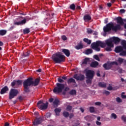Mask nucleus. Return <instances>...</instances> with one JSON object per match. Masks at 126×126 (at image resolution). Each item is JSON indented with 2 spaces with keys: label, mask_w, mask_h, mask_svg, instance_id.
I'll list each match as a JSON object with an SVG mask.
<instances>
[{
  "label": "nucleus",
  "mask_w": 126,
  "mask_h": 126,
  "mask_svg": "<svg viewBox=\"0 0 126 126\" xmlns=\"http://www.w3.org/2000/svg\"><path fill=\"white\" fill-rule=\"evenodd\" d=\"M106 46L107 47L106 48ZM91 47L93 50H95L96 52H100V48H106L105 50L107 52H111V38L106 39L104 41L97 40L95 42H93L91 44Z\"/></svg>",
  "instance_id": "f257e3e1"
},
{
  "label": "nucleus",
  "mask_w": 126,
  "mask_h": 126,
  "mask_svg": "<svg viewBox=\"0 0 126 126\" xmlns=\"http://www.w3.org/2000/svg\"><path fill=\"white\" fill-rule=\"evenodd\" d=\"M39 83H40V78H36L34 81H33V78L32 77L27 79L23 82L24 92L26 93L30 92L29 87L30 86H37V85H39Z\"/></svg>",
  "instance_id": "f03ea898"
},
{
  "label": "nucleus",
  "mask_w": 126,
  "mask_h": 126,
  "mask_svg": "<svg viewBox=\"0 0 126 126\" xmlns=\"http://www.w3.org/2000/svg\"><path fill=\"white\" fill-rule=\"evenodd\" d=\"M52 59L55 63H61L65 61V56L62 52H58L53 55Z\"/></svg>",
  "instance_id": "7ed1b4c3"
},
{
  "label": "nucleus",
  "mask_w": 126,
  "mask_h": 126,
  "mask_svg": "<svg viewBox=\"0 0 126 126\" xmlns=\"http://www.w3.org/2000/svg\"><path fill=\"white\" fill-rule=\"evenodd\" d=\"M63 89H64V84L57 83L56 84V87L53 89V92L55 94H59V93H62Z\"/></svg>",
  "instance_id": "20e7f679"
},
{
  "label": "nucleus",
  "mask_w": 126,
  "mask_h": 126,
  "mask_svg": "<svg viewBox=\"0 0 126 126\" xmlns=\"http://www.w3.org/2000/svg\"><path fill=\"white\" fill-rule=\"evenodd\" d=\"M37 106L40 110H47L48 108V102L47 101L45 103H44L43 100H40L37 102Z\"/></svg>",
  "instance_id": "39448f33"
},
{
  "label": "nucleus",
  "mask_w": 126,
  "mask_h": 126,
  "mask_svg": "<svg viewBox=\"0 0 126 126\" xmlns=\"http://www.w3.org/2000/svg\"><path fill=\"white\" fill-rule=\"evenodd\" d=\"M18 93V90L17 89H11L9 93V99H10V100L13 99L14 97H16L17 96Z\"/></svg>",
  "instance_id": "423d86ee"
},
{
  "label": "nucleus",
  "mask_w": 126,
  "mask_h": 126,
  "mask_svg": "<svg viewBox=\"0 0 126 126\" xmlns=\"http://www.w3.org/2000/svg\"><path fill=\"white\" fill-rule=\"evenodd\" d=\"M111 31V22L107 24L106 26L103 27V36L106 37L107 36V33Z\"/></svg>",
  "instance_id": "0eeeda50"
},
{
  "label": "nucleus",
  "mask_w": 126,
  "mask_h": 126,
  "mask_svg": "<svg viewBox=\"0 0 126 126\" xmlns=\"http://www.w3.org/2000/svg\"><path fill=\"white\" fill-rule=\"evenodd\" d=\"M22 80H13V82L11 83V86L13 88H18L19 85H22Z\"/></svg>",
  "instance_id": "6e6552de"
},
{
  "label": "nucleus",
  "mask_w": 126,
  "mask_h": 126,
  "mask_svg": "<svg viewBox=\"0 0 126 126\" xmlns=\"http://www.w3.org/2000/svg\"><path fill=\"white\" fill-rule=\"evenodd\" d=\"M94 74H95V71L92 70H88L86 72V78H91L93 79L94 78Z\"/></svg>",
  "instance_id": "1a4fd4ad"
},
{
  "label": "nucleus",
  "mask_w": 126,
  "mask_h": 126,
  "mask_svg": "<svg viewBox=\"0 0 126 126\" xmlns=\"http://www.w3.org/2000/svg\"><path fill=\"white\" fill-rule=\"evenodd\" d=\"M33 125L34 126H39V125H41L42 123H43V117H40L39 118H36V119L32 122Z\"/></svg>",
  "instance_id": "9d476101"
},
{
  "label": "nucleus",
  "mask_w": 126,
  "mask_h": 126,
  "mask_svg": "<svg viewBox=\"0 0 126 126\" xmlns=\"http://www.w3.org/2000/svg\"><path fill=\"white\" fill-rule=\"evenodd\" d=\"M111 30H113V31L117 32L118 30H121V29H122V27L120 24H117L116 25L114 26L112 23H111Z\"/></svg>",
  "instance_id": "9b49d317"
},
{
  "label": "nucleus",
  "mask_w": 126,
  "mask_h": 126,
  "mask_svg": "<svg viewBox=\"0 0 126 126\" xmlns=\"http://www.w3.org/2000/svg\"><path fill=\"white\" fill-rule=\"evenodd\" d=\"M73 78L76 79L77 81L79 80L80 81H82L85 79V76L83 74H81L80 76H78V75L75 74L73 76Z\"/></svg>",
  "instance_id": "f8f14e48"
},
{
  "label": "nucleus",
  "mask_w": 126,
  "mask_h": 126,
  "mask_svg": "<svg viewBox=\"0 0 126 126\" xmlns=\"http://www.w3.org/2000/svg\"><path fill=\"white\" fill-rule=\"evenodd\" d=\"M115 20H116L117 23H118V24H119L120 26H123V25L125 24L123 18H122V17H118L115 18Z\"/></svg>",
  "instance_id": "ddd939ff"
},
{
  "label": "nucleus",
  "mask_w": 126,
  "mask_h": 126,
  "mask_svg": "<svg viewBox=\"0 0 126 126\" xmlns=\"http://www.w3.org/2000/svg\"><path fill=\"white\" fill-rule=\"evenodd\" d=\"M27 22L26 21V19L25 18L21 21L15 22L14 25H17L18 26L19 25L20 26L25 25V24H26Z\"/></svg>",
  "instance_id": "4468645a"
},
{
  "label": "nucleus",
  "mask_w": 126,
  "mask_h": 126,
  "mask_svg": "<svg viewBox=\"0 0 126 126\" xmlns=\"http://www.w3.org/2000/svg\"><path fill=\"white\" fill-rule=\"evenodd\" d=\"M111 42H114L116 45H118L121 41V39L118 37H112L111 38Z\"/></svg>",
  "instance_id": "2eb2a0df"
},
{
  "label": "nucleus",
  "mask_w": 126,
  "mask_h": 126,
  "mask_svg": "<svg viewBox=\"0 0 126 126\" xmlns=\"http://www.w3.org/2000/svg\"><path fill=\"white\" fill-rule=\"evenodd\" d=\"M103 67L106 70H109V69H111V62H108L107 63H104L103 65Z\"/></svg>",
  "instance_id": "dca6fc26"
},
{
  "label": "nucleus",
  "mask_w": 126,
  "mask_h": 126,
  "mask_svg": "<svg viewBox=\"0 0 126 126\" xmlns=\"http://www.w3.org/2000/svg\"><path fill=\"white\" fill-rule=\"evenodd\" d=\"M124 51V48L122 46H117L115 49V53H122Z\"/></svg>",
  "instance_id": "f3484780"
},
{
  "label": "nucleus",
  "mask_w": 126,
  "mask_h": 126,
  "mask_svg": "<svg viewBox=\"0 0 126 126\" xmlns=\"http://www.w3.org/2000/svg\"><path fill=\"white\" fill-rule=\"evenodd\" d=\"M61 52H63V53L64 54L66 57H69V56H70V52H69V50H68V49H61Z\"/></svg>",
  "instance_id": "a211bd4d"
},
{
  "label": "nucleus",
  "mask_w": 126,
  "mask_h": 126,
  "mask_svg": "<svg viewBox=\"0 0 126 126\" xmlns=\"http://www.w3.org/2000/svg\"><path fill=\"white\" fill-rule=\"evenodd\" d=\"M66 79H67V77L66 76L59 77L58 78V81L60 83H63V82H64V80H66Z\"/></svg>",
  "instance_id": "6ab92c4d"
},
{
  "label": "nucleus",
  "mask_w": 126,
  "mask_h": 126,
  "mask_svg": "<svg viewBox=\"0 0 126 126\" xmlns=\"http://www.w3.org/2000/svg\"><path fill=\"white\" fill-rule=\"evenodd\" d=\"M9 89H8V87L6 86H5L4 87L1 89L0 92V94L2 95V94H5L6 92H7Z\"/></svg>",
  "instance_id": "aec40b11"
},
{
  "label": "nucleus",
  "mask_w": 126,
  "mask_h": 126,
  "mask_svg": "<svg viewBox=\"0 0 126 126\" xmlns=\"http://www.w3.org/2000/svg\"><path fill=\"white\" fill-rule=\"evenodd\" d=\"M67 83L69 85L71 83H74V84H76V81L73 78H70L67 80Z\"/></svg>",
  "instance_id": "412c9836"
},
{
  "label": "nucleus",
  "mask_w": 126,
  "mask_h": 126,
  "mask_svg": "<svg viewBox=\"0 0 126 126\" xmlns=\"http://www.w3.org/2000/svg\"><path fill=\"white\" fill-rule=\"evenodd\" d=\"M99 65V63L97 61L92 62L90 64V66L91 67L95 68L96 66Z\"/></svg>",
  "instance_id": "4be33fe9"
},
{
  "label": "nucleus",
  "mask_w": 126,
  "mask_h": 126,
  "mask_svg": "<svg viewBox=\"0 0 126 126\" xmlns=\"http://www.w3.org/2000/svg\"><path fill=\"white\" fill-rule=\"evenodd\" d=\"M91 19H92L91 16H90V15H85L84 16V21H90Z\"/></svg>",
  "instance_id": "5701e85b"
},
{
  "label": "nucleus",
  "mask_w": 126,
  "mask_h": 126,
  "mask_svg": "<svg viewBox=\"0 0 126 126\" xmlns=\"http://www.w3.org/2000/svg\"><path fill=\"white\" fill-rule=\"evenodd\" d=\"M98 85L101 88H106L107 87V85L104 82H99Z\"/></svg>",
  "instance_id": "b1692460"
},
{
  "label": "nucleus",
  "mask_w": 126,
  "mask_h": 126,
  "mask_svg": "<svg viewBox=\"0 0 126 126\" xmlns=\"http://www.w3.org/2000/svg\"><path fill=\"white\" fill-rule=\"evenodd\" d=\"M54 111L55 112V114H56V116H60V113H61V112H62V109H61V108H56L54 110Z\"/></svg>",
  "instance_id": "393cba45"
},
{
  "label": "nucleus",
  "mask_w": 126,
  "mask_h": 126,
  "mask_svg": "<svg viewBox=\"0 0 126 126\" xmlns=\"http://www.w3.org/2000/svg\"><path fill=\"white\" fill-rule=\"evenodd\" d=\"M83 45L81 43H80L78 45H76L75 46V49H76V50H80V49H83Z\"/></svg>",
  "instance_id": "a878e982"
},
{
  "label": "nucleus",
  "mask_w": 126,
  "mask_h": 126,
  "mask_svg": "<svg viewBox=\"0 0 126 126\" xmlns=\"http://www.w3.org/2000/svg\"><path fill=\"white\" fill-rule=\"evenodd\" d=\"M90 61V59L89 58H85L83 60L82 63V64H87L88 63H89V61Z\"/></svg>",
  "instance_id": "bb28decb"
},
{
  "label": "nucleus",
  "mask_w": 126,
  "mask_h": 126,
  "mask_svg": "<svg viewBox=\"0 0 126 126\" xmlns=\"http://www.w3.org/2000/svg\"><path fill=\"white\" fill-rule=\"evenodd\" d=\"M23 32L24 34H29L30 33V29L27 28L23 30Z\"/></svg>",
  "instance_id": "cd10ccee"
},
{
  "label": "nucleus",
  "mask_w": 126,
  "mask_h": 126,
  "mask_svg": "<svg viewBox=\"0 0 126 126\" xmlns=\"http://www.w3.org/2000/svg\"><path fill=\"white\" fill-rule=\"evenodd\" d=\"M7 31L5 30H0V36H4L6 34Z\"/></svg>",
  "instance_id": "c85d7f7f"
},
{
  "label": "nucleus",
  "mask_w": 126,
  "mask_h": 126,
  "mask_svg": "<svg viewBox=\"0 0 126 126\" xmlns=\"http://www.w3.org/2000/svg\"><path fill=\"white\" fill-rule=\"evenodd\" d=\"M93 53V50L91 49H88L85 51L86 55H90V54H92Z\"/></svg>",
  "instance_id": "c756f323"
},
{
  "label": "nucleus",
  "mask_w": 126,
  "mask_h": 126,
  "mask_svg": "<svg viewBox=\"0 0 126 126\" xmlns=\"http://www.w3.org/2000/svg\"><path fill=\"white\" fill-rule=\"evenodd\" d=\"M69 94L70 95H76V90H71L69 92Z\"/></svg>",
  "instance_id": "7c9ffc66"
},
{
  "label": "nucleus",
  "mask_w": 126,
  "mask_h": 126,
  "mask_svg": "<svg viewBox=\"0 0 126 126\" xmlns=\"http://www.w3.org/2000/svg\"><path fill=\"white\" fill-rule=\"evenodd\" d=\"M30 55V51L25 52L23 54V58H26V57H28Z\"/></svg>",
  "instance_id": "2f4dec72"
},
{
  "label": "nucleus",
  "mask_w": 126,
  "mask_h": 126,
  "mask_svg": "<svg viewBox=\"0 0 126 126\" xmlns=\"http://www.w3.org/2000/svg\"><path fill=\"white\" fill-rule=\"evenodd\" d=\"M83 41L85 43H87L88 45H90V44H91V40L88 39V38H84Z\"/></svg>",
  "instance_id": "473e14b6"
},
{
  "label": "nucleus",
  "mask_w": 126,
  "mask_h": 126,
  "mask_svg": "<svg viewBox=\"0 0 126 126\" xmlns=\"http://www.w3.org/2000/svg\"><path fill=\"white\" fill-rule=\"evenodd\" d=\"M59 102L60 101L59 100V99L56 98L53 101V106H58Z\"/></svg>",
  "instance_id": "72a5a7b5"
},
{
  "label": "nucleus",
  "mask_w": 126,
  "mask_h": 126,
  "mask_svg": "<svg viewBox=\"0 0 126 126\" xmlns=\"http://www.w3.org/2000/svg\"><path fill=\"white\" fill-rule=\"evenodd\" d=\"M92 79L91 78H87L86 82L87 84H92Z\"/></svg>",
  "instance_id": "f704fd0d"
},
{
  "label": "nucleus",
  "mask_w": 126,
  "mask_h": 126,
  "mask_svg": "<svg viewBox=\"0 0 126 126\" xmlns=\"http://www.w3.org/2000/svg\"><path fill=\"white\" fill-rule=\"evenodd\" d=\"M121 45H122L123 47L124 48V49H125V50H126V40H123L121 42Z\"/></svg>",
  "instance_id": "c9c22d12"
},
{
  "label": "nucleus",
  "mask_w": 126,
  "mask_h": 126,
  "mask_svg": "<svg viewBox=\"0 0 126 126\" xmlns=\"http://www.w3.org/2000/svg\"><path fill=\"white\" fill-rule=\"evenodd\" d=\"M90 113H94L95 112V108L94 106L90 107Z\"/></svg>",
  "instance_id": "e433bc0d"
},
{
  "label": "nucleus",
  "mask_w": 126,
  "mask_h": 126,
  "mask_svg": "<svg viewBox=\"0 0 126 126\" xmlns=\"http://www.w3.org/2000/svg\"><path fill=\"white\" fill-rule=\"evenodd\" d=\"M120 88L119 86H115V87H111V90H113L114 91H116V90H118Z\"/></svg>",
  "instance_id": "4c0bfd02"
},
{
  "label": "nucleus",
  "mask_w": 126,
  "mask_h": 126,
  "mask_svg": "<svg viewBox=\"0 0 126 126\" xmlns=\"http://www.w3.org/2000/svg\"><path fill=\"white\" fill-rule=\"evenodd\" d=\"M94 59L98 62H100V58H99V56L97 55H94L93 56Z\"/></svg>",
  "instance_id": "58836bf2"
},
{
  "label": "nucleus",
  "mask_w": 126,
  "mask_h": 126,
  "mask_svg": "<svg viewBox=\"0 0 126 126\" xmlns=\"http://www.w3.org/2000/svg\"><path fill=\"white\" fill-rule=\"evenodd\" d=\"M120 56H123V57H126V51L123 50L120 53Z\"/></svg>",
  "instance_id": "ea45409f"
},
{
  "label": "nucleus",
  "mask_w": 126,
  "mask_h": 126,
  "mask_svg": "<svg viewBox=\"0 0 126 126\" xmlns=\"http://www.w3.org/2000/svg\"><path fill=\"white\" fill-rule=\"evenodd\" d=\"M63 116H64L65 118H67V117L69 116V113L66 111H64L63 112Z\"/></svg>",
  "instance_id": "a19ab883"
},
{
  "label": "nucleus",
  "mask_w": 126,
  "mask_h": 126,
  "mask_svg": "<svg viewBox=\"0 0 126 126\" xmlns=\"http://www.w3.org/2000/svg\"><path fill=\"white\" fill-rule=\"evenodd\" d=\"M70 9L72 10H75V5L74 4H72L70 5Z\"/></svg>",
  "instance_id": "79ce46f5"
},
{
  "label": "nucleus",
  "mask_w": 126,
  "mask_h": 126,
  "mask_svg": "<svg viewBox=\"0 0 126 126\" xmlns=\"http://www.w3.org/2000/svg\"><path fill=\"white\" fill-rule=\"evenodd\" d=\"M111 118H112L113 119H114V120H116V119H117L118 116H117V115H116V114L112 113L111 114Z\"/></svg>",
  "instance_id": "37998d69"
},
{
  "label": "nucleus",
  "mask_w": 126,
  "mask_h": 126,
  "mask_svg": "<svg viewBox=\"0 0 126 126\" xmlns=\"http://www.w3.org/2000/svg\"><path fill=\"white\" fill-rule=\"evenodd\" d=\"M72 110V106L68 105L66 107V111H71Z\"/></svg>",
  "instance_id": "c03bdc74"
},
{
  "label": "nucleus",
  "mask_w": 126,
  "mask_h": 126,
  "mask_svg": "<svg viewBox=\"0 0 126 126\" xmlns=\"http://www.w3.org/2000/svg\"><path fill=\"white\" fill-rule=\"evenodd\" d=\"M116 101L118 102V103H122L123 102L122 99H121V98L119 97L116 98Z\"/></svg>",
  "instance_id": "a18cd8bd"
},
{
  "label": "nucleus",
  "mask_w": 126,
  "mask_h": 126,
  "mask_svg": "<svg viewBox=\"0 0 126 126\" xmlns=\"http://www.w3.org/2000/svg\"><path fill=\"white\" fill-rule=\"evenodd\" d=\"M121 119L122 121H123V122H124L125 123H126V117L125 116V115H123L122 116Z\"/></svg>",
  "instance_id": "49530a36"
},
{
  "label": "nucleus",
  "mask_w": 126,
  "mask_h": 126,
  "mask_svg": "<svg viewBox=\"0 0 126 126\" xmlns=\"http://www.w3.org/2000/svg\"><path fill=\"white\" fill-rule=\"evenodd\" d=\"M118 62L119 63H124V59H123L122 58H119L118 59Z\"/></svg>",
  "instance_id": "de8ad7c7"
},
{
  "label": "nucleus",
  "mask_w": 126,
  "mask_h": 126,
  "mask_svg": "<svg viewBox=\"0 0 126 126\" xmlns=\"http://www.w3.org/2000/svg\"><path fill=\"white\" fill-rule=\"evenodd\" d=\"M92 32H93V31L92 30H91V29H87V33L88 34H92Z\"/></svg>",
  "instance_id": "09e8293b"
},
{
  "label": "nucleus",
  "mask_w": 126,
  "mask_h": 126,
  "mask_svg": "<svg viewBox=\"0 0 126 126\" xmlns=\"http://www.w3.org/2000/svg\"><path fill=\"white\" fill-rule=\"evenodd\" d=\"M62 40H63V41H66V39H67V38L65 35H63L62 36Z\"/></svg>",
  "instance_id": "8fccbe9b"
},
{
  "label": "nucleus",
  "mask_w": 126,
  "mask_h": 126,
  "mask_svg": "<svg viewBox=\"0 0 126 126\" xmlns=\"http://www.w3.org/2000/svg\"><path fill=\"white\" fill-rule=\"evenodd\" d=\"M3 46V42L0 41V52L2 50V48L1 47V46Z\"/></svg>",
  "instance_id": "3c124183"
},
{
  "label": "nucleus",
  "mask_w": 126,
  "mask_h": 126,
  "mask_svg": "<svg viewBox=\"0 0 126 126\" xmlns=\"http://www.w3.org/2000/svg\"><path fill=\"white\" fill-rule=\"evenodd\" d=\"M101 103L100 102L97 101L94 103V105L96 106H101Z\"/></svg>",
  "instance_id": "603ef678"
},
{
  "label": "nucleus",
  "mask_w": 126,
  "mask_h": 126,
  "mask_svg": "<svg viewBox=\"0 0 126 126\" xmlns=\"http://www.w3.org/2000/svg\"><path fill=\"white\" fill-rule=\"evenodd\" d=\"M103 94H105V95H109L110 94V92L108 91H104L103 92Z\"/></svg>",
  "instance_id": "864d4df0"
},
{
  "label": "nucleus",
  "mask_w": 126,
  "mask_h": 126,
  "mask_svg": "<svg viewBox=\"0 0 126 126\" xmlns=\"http://www.w3.org/2000/svg\"><path fill=\"white\" fill-rule=\"evenodd\" d=\"M125 12H126V10H125L124 9H120V13H125Z\"/></svg>",
  "instance_id": "5fc2aeb1"
},
{
  "label": "nucleus",
  "mask_w": 126,
  "mask_h": 126,
  "mask_svg": "<svg viewBox=\"0 0 126 126\" xmlns=\"http://www.w3.org/2000/svg\"><path fill=\"white\" fill-rule=\"evenodd\" d=\"M111 65L116 64V65H118V64H119L118 63V62H113L111 63Z\"/></svg>",
  "instance_id": "6e6d98bb"
},
{
  "label": "nucleus",
  "mask_w": 126,
  "mask_h": 126,
  "mask_svg": "<svg viewBox=\"0 0 126 126\" xmlns=\"http://www.w3.org/2000/svg\"><path fill=\"white\" fill-rule=\"evenodd\" d=\"M14 29V26H12L11 27L9 28L8 31H11V30H13Z\"/></svg>",
  "instance_id": "4d7b16f0"
},
{
  "label": "nucleus",
  "mask_w": 126,
  "mask_h": 126,
  "mask_svg": "<svg viewBox=\"0 0 126 126\" xmlns=\"http://www.w3.org/2000/svg\"><path fill=\"white\" fill-rule=\"evenodd\" d=\"M18 99L20 101H22V100H23V97H22V96H19Z\"/></svg>",
  "instance_id": "13d9d810"
},
{
  "label": "nucleus",
  "mask_w": 126,
  "mask_h": 126,
  "mask_svg": "<svg viewBox=\"0 0 126 126\" xmlns=\"http://www.w3.org/2000/svg\"><path fill=\"white\" fill-rule=\"evenodd\" d=\"M96 124L97 125V126H101V122L99 121H96Z\"/></svg>",
  "instance_id": "bf43d9fd"
},
{
  "label": "nucleus",
  "mask_w": 126,
  "mask_h": 126,
  "mask_svg": "<svg viewBox=\"0 0 126 126\" xmlns=\"http://www.w3.org/2000/svg\"><path fill=\"white\" fill-rule=\"evenodd\" d=\"M49 102H50V103H52V102H53V101H54V98H50V99H49Z\"/></svg>",
  "instance_id": "052dcab7"
},
{
  "label": "nucleus",
  "mask_w": 126,
  "mask_h": 126,
  "mask_svg": "<svg viewBox=\"0 0 126 126\" xmlns=\"http://www.w3.org/2000/svg\"><path fill=\"white\" fill-rule=\"evenodd\" d=\"M73 114H70L69 115V119H72V117H73Z\"/></svg>",
  "instance_id": "680f3d73"
},
{
  "label": "nucleus",
  "mask_w": 126,
  "mask_h": 126,
  "mask_svg": "<svg viewBox=\"0 0 126 126\" xmlns=\"http://www.w3.org/2000/svg\"><path fill=\"white\" fill-rule=\"evenodd\" d=\"M104 23L105 24H107V23H108V19L106 18L104 20Z\"/></svg>",
  "instance_id": "e2e57ef3"
},
{
  "label": "nucleus",
  "mask_w": 126,
  "mask_h": 126,
  "mask_svg": "<svg viewBox=\"0 0 126 126\" xmlns=\"http://www.w3.org/2000/svg\"><path fill=\"white\" fill-rule=\"evenodd\" d=\"M68 90H69V88H68V87H66V88H65V89H64V91H68Z\"/></svg>",
  "instance_id": "0e129e2a"
},
{
  "label": "nucleus",
  "mask_w": 126,
  "mask_h": 126,
  "mask_svg": "<svg viewBox=\"0 0 126 126\" xmlns=\"http://www.w3.org/2000/svg\"><path fill=\"white\" fill-rule=\"evenodd\" d=\"M76 9H78V10L81 9V7H80V6L77 5L76 6Z\"/></svg>",
  "instance_id": "69168bd1"
},
{
  "label": "nucleus",
  "mask_w": 126,
  "mask_h": 126,
  "mask_svg": "<svg viewBox=\"0 0 126 126\" xmlns=\"http://www.w3.org/2000/svg\"><path fill=\"white\" fill-rule=\"evenodd\" d=\"M80 110L82 112V113H84V109H83V108H82V107H81L80 108Z\"/></svg>",
  "instance_id": "338daca9"
},
{
  "label": "nucleus",
  "mask_w": 126,
  "mask_h": 126,
  "mask_svg": "<svg viewBox=\"0 0 126 126\" xmlns=\"http://www.w3.org/2000/svg\"><path fill=\"white\" fill-rule=\"evenodd\" d=\"M122 98L123 99H126V95H122Z\"/></svg>",
  "instance_id": "774afa93"
}]
</instances>
